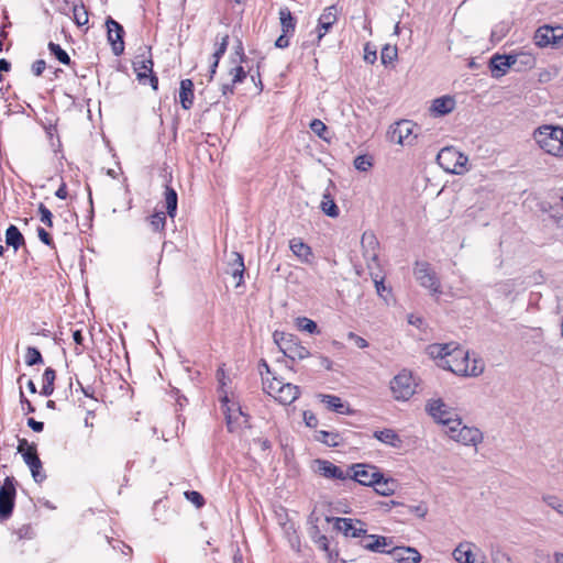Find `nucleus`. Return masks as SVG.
Here are the masks:
<instances>
[{"mask_svg":"<svg viewBox=\"0 0 563 563\" xmlns=\"http://www.w3.org/2000/svg\"><path fill=\"white\" fill-rule=\"evenodd\" d=\"M229 74L231 76L232 84L241 82L246 77V73L242 66L231 68Z\"/></svg>","mask_w":563,"mask_h":563,"instance_id":"obj_52","label":"nucleus"},{"mask_svg":"<svg viewBox=\"0 0 563 563\" xmlns=\"http://www.w3.org/2000/svg\"><path fill=\"white\" fill-rule=\"evenodd\" d=\"M398 57V49L395 45H385L380 52V60L384 65L394 63Z\"/></svg>","mask_w":563,"mask_h":563,"instance_id":"obj_40","label":"nucleus"},{"mask_svg":"<svg viewBox=\"0 0 563 563\" xmlns=\"http://www.w3.org/2000/svg\"><path fill=\"white\" fill-rule=\"evenodd\" d=\"M27 426L35 432H41L44 429V423L41 421H36L33 418H30L27 420Z\"/></svg>","mask_w":563,"mask_h":563,"instance_id":"obj_60","label":"nucleus"},{"mask_svg":"<svg viewBox=\"0 0 563 563\" xmlns=\"http://www.w3.org/2000/svg\"><path fill=\"white\" fill-rule=\"evenodd\" d=\"M445 433L453 441L466 446H477L484 439L478 428L463 424L461 419H459V426L452 424L445 430Z\"/></svg>","mask_w":563,"mask_h":563,"instance_id":"obj_8","label":"nucleus"},{"mask_svg":"<svg viewBox=\"0 0 563 563\" xmlns=\"http://www.w3.org/2000/svg\"><path fill=\"white\" fill-rule=\"evenodd\" d=\"M303 421L309 428H316L318 424L316 415L309 410L303 411Z\"/></svg>","mask_w":563,"mask_h":563,"instance_id":"obj_54","label":"nucleus"},{"mask_svg":"<svg viewBox=\"0 0 563 563\" xmlns=\"http://www.w3.org/2000/svg\"><path fill=\"white\" fill-rule=\"evenodd\" d=\"M48 49L52 55H54L62 64L69 65L70 57L58 44L53 42L48 43Z\"/></svg>","mask_w":563,"mask_h":563,"instance_id":"obj_42","label":"nucleus"},{"mask_svg":"<svg viewBox=\"0 0 563 563\" xmlns=\"http://www.w3.org/2000/svg\"><path fill=\"white\" fill-rule=\"evenodd\" d=\"M413 276L421 287L429 290L431 296L439 297L442 294L440 279L428 262H416Z\"/></svg>","mask_w":563,"mask_h":563,"instance_id":"obj_7","label":"nucleus"},{"mask_svg":"<svg viewBox=\"0 0 563 563\" xmlns=\"http://www.w3.org/2000/svg\"><path fill=\"white\" fill-rule=\"evenodd\" d=\"M179 101L184 109L188 110L194 104V84L190 79L180 81Z\"/></svg>","mask_w":563,"mask_h":563,"instance_id":"obj_28","label":"nucleus"},{"mask_svg":"<svg viewBox=\"0 0 563 563\" xmlns=\"http://www.w3.org/2000/svg\"><path fill=\"white\" fill-rule=\"evenodd\" d=\"M40 220L47 227H53V214L51 210L45 207L43 203L38 206Z\"/></svg>","mask_w":563,"mask_h":563,"instance_id":"obj_50","label":"nucleus"},{"mask_svg":"<svg viewBox=\"0 0 563 563\" xmlns=\"http://www.w3.org/2000/svg\"><path fill=\"white\" fill-rule=\"evenodd\" d=\"M220 400L222 404L223 412L225 415L228 429L231 432L246 423V418L241 407L235 402H231L227 394L220 396Z\"/></svg>","mask_w":563,"mask_h":563,"instance_id":"obj_13","label":"nucleus"},{"mask_svg":"<svg viewBox=\"0 0 563 563\" xmlns=\"http://www.w3.org/2000/svg\"><path fill=\"white\" fill-rule=\"evenodd\" d=\"M363 58L368 64H374L376 62V59H377L376 48L371 43H366L364 45Z\"/></svg>","mask_w":563,"mask_h":563,"instance_id":"obj_51","label":"nucleus"},{"mask_svg":"<svg viewBox=\"0 0 563 563\" xmlns=\"http://www.w3.org/2000/svg\"><path fill=\"white\" fill-rule=\"evenodd\" d=\"M228 44H229V35L228 34H224L222 36H217V48L212 55L213 62L210 66V80L213 78V76L217 71L219 60L225 53Z\"/></svg>","mask_w":563,"mask_h":563,"instance_id":"obj_30","label":"nucleus"},{"mask_svg":"<svg viewBox=\"0 0 563 563\" xmlns=\"http://www.w3.org/2000/svg\"><path fill=\"white\" fill-rule=\"evenodd\" d=\"M514 57H516V66L515 67L517 70L530 69L536 64V58L530 53L521 52L518 54H514Z\"/></svg>","mask_w":563,"mask_h":563,"instance_id":"obj_38","label":"nucleus"},{"mask_svg":"<svg viewBox=\"0 0 563 563\" xmlns=\"http://www.w3.org/2000/svg\"><path fill=\"white\" fill-rule=\"evenodd\" d=\"M279 20L283 33L292 34L295 32L296 22L288 8L279 10Z\"/></svg>","mask_w":563,"mask_h":563,"instance_id":"obj_36","label":"nucleus"},{"mask_svg":"<svg viewBox=\"0 0 563 563\" xmlns=\"http://www.w3.org/2000/svg\"><path fill=\"white\" fill-rule=\"evenodd\" d=\"M361 245L363 250V256L371 267V263H376L378 257V241L372 232H364L361 239Z\"/></svg>","mask_w":563,"mask_h":563,"instance_id":"obj_23","label":"nucleus"},{"mask_svg":"<svg viewBox=\"0 0 563 563\" xmlns=\"http://www.w3.org/2000/svg\"><path fill=\"white\" fill-rule=\"evenodd\" d=\"M320 209L330 218H338L340 214L339 207L336 206L333 196L329 191V188L322 195Z\"/></svg>","mask_w":563,"mask_h":563,"instance_id":"obj_33","label":"nucleus"},{"mask_svg":"<svg viewBox=\"0 0 563 563\" xmlns=\"http://www.w3.org/2000/svg\"><path fill=\"white\" fill-rule=\"evenodd\" d=\"M45 67H46L45 60L38 59V60L34 62V64L32 65V71L35 76H41L43 74V71L45 70Z\"/></svg>","mask_w":563,"mask_h":563,"instance_id":"obj_58","label":"nucleus"},{"mask_svg":"<svg viewBox=\"0 0 563 563\" xmlns=\"http://www.w3.org/2000/svg\"><path fill=\"white\" fill-rule=\"evenodd\" d=\"M314 439L328 446L335 448L342 443V438L338 432L320 430L314 434Z\"/></svg>","mask_w":563,"mask_h":563,"instance_id":"obj_34","label":"nucleus"},{"mask_svg":"<svg viewBox=\"0 0 563 563\" xmlns=\"http://www.w3.org/2000/svg\"><path fill=\"white\" fill-rule=\"evenodd\" d=\"M68 192L66 185L63 183L59 188L56 190L55 196L59 199H66Z\"/></svg>","mask_w":563,"mask_h":563,"instance_id":"obj_62","label":"nucleus"},{"mask_svg":"<svg viewBox=\"0 0 563 563\" xmlns=\"http://www.w3.org/2000/svg\"><path fill=\"white\" fill-rule=\"evenodd\" d=\"M338 20V8L336 5L327 7L319 18L317 27V42L319 43L322 37L328 33L331 26Z\"/></svg>","mask_w":563,"mask_h":563,"instance_id":"obj_21","label":"nucleus"},{"mask_svg":"<svg viewBox=\"0 0 563 563\" xmlns=\"http://www.w3.org/2000/svg\"><path fill=\"white\" fill-rule=\"evenodd\" d=\"M245 271L244 260L240 253L233 252L228 263L227 273L236 279L235 286H240L243 282V274Z\"/></svg>","mask_w":563,"mask_h":563,"instance_id":"obj_25","label":"nucleus"},{"mask_svg":"<svg viewBox=\"0 0 563 563\" xmlns=\"http://www.w3.org/2000/svg\"><path fill=\"white\" fill-rule=\"evenodd\" d=\"M316 472L324 478L345 481L350 477V471L344 470L330 461L318 459L314 461Z\"/></svg>","mask_w":563,"mask_h":563,"instance_id":"obj_17","label":"nucleus"},{"mask_svg":"<svg viewBox=\"0 0 563 563\" xmlns=\"http://www.w3.org/2000/svg\"><path fill=\"white\" fill-rule=\"evenodd\" d=\"M310 129L316 135H318L323 141H330V137L328 136V128L321 120H312L310 123Z\"/></svg>","mask_w":563,"mask_h":563,"instance_id":"obj_43","label":"nucleus"},{"mask_svg":"<svg viewBox=\"0 0 563 563\" xmlns=\"http://www.w3.org/2000/svg\"><path fill=\"white\" fill-rule=\"evenodd\" d=\"M455 108V100L451 96H442L440 98H437L432 101L431 104V112L437 115H445L450 112H452Z\"/></svg>","mask_w":563,"mask_h":563,"instance_id":"obj_26","label":"nucleus"},{"mask_svg":"<svg viewBox=\"0 0 563 563\" xmlns=\"http://www.w3.org/2000/svg\"><path fill=\"white\" fill-rule=\"evenodd\" d=\"M388 554L398 563H419L421 555L417 549L411 547H391Z\"/></svg>","mask_w":563,"mask_h":563,"instance_id":"obj_22","label":"nucleus"},{"mask_svg":"<svg viewBox=\"0 0 563 563\" xmlns=\"http://www.w3.org/2000/svg\"><path fill=\"white\" fill-rule=\"evenodd\" d=\"M417 385L412 373L402 369L390 380V390L396 400L407 401L415 395Z\"/></svg>","mask_w":563,"mask_h":563,"instance_id":"obj_6","label":"nucleus"},{"mask_svg":"<svg viewBox=\"0 0 563 563\" xmlns=\"http://www.w3.org/2000/svg\"><path fill=\"white\" fill-rule=\"evenodd\" d=\"M73 339H74V341H75V343H76V345H77V346H76V349H75V353H76L77 355H79V354H81L82 350H81V349H79L78 346H79V345H81V344H82V342H84V336H82V334H81V331H80V330H76V331H74V332H73Z\"/></svg>","mask_w":563,"mask_h":563,"instance_id":"obj_57","label":"nucleus"},{"mask_svg":"<svg viewBox=\"0 0 563 563\" xmlns=\"http://www.w3.org/2000/svg\"><path fill=\"white\" fill-rule=\"evenodd\" d=\"M37 235H38V239L46 245L48 246H52L53 245V240L49 235L48 232H46L43 228H38L37 229Z\"/></svg>","mask_w":563,"mask_h":563,"instance_id":"obj_56","label":"nucleus"},{"mask_svg":"<svg viewBox=\"0 0 563 563\" xmlns=\"http://www.w3.org/2000/svg\"><path fill=\"white\" fill-rule=\"evenodd\" d=\"M15 499V481L13 477H5L0 487V517L8 519L13 510Z\"/></svg>","mask_w":563,"mask_h":563,"instance_id":"obj_14","label":"nucleus"},{"mask_svg":"<svg viewBox=\"0 0 563 563\" xmlns=\"http://www.w3.org/2000/svg\"><path fill=\"white\" fill-rule=\"evenodd\" d=\"M563 37L562 29H554L552 26L544 25L539 27L534 34V42L540 47L548 45H555Z\"/></svg>","mask_w":563,"mask_h":563,"instance_id":"obj_19","label":"nucleus"},{"mask_svg":"<svg viewBox=\"0 0 563 563\" xmlns=\"http://www.w3.org/2000/svg\"><path fill=\"white\" fill-rule=\"evenodd\" d=\"M516 66V57L514 55H494L490 58L489 67L493 74V77L499 78L507 74V71Z\"/></svg>","mask_w":563,"mask_h":563,"instance_id":"obj_20","label":"nucleus"},{"mask_svg":"<svg viewBox=\"0 0 563 563\" xmlns=\"http://www.w3.org/2000/svg\"><path fill=\"white\" fill-rule=\"evenodd\" d=\"M280 349L284 351L285 355L291 360H303L310 355V352L305 346L296 343L285 347L280 346Z\"/></svg>","mask_w":563,"mask_h":563,"instance_id":"obj_37","label":"nucleus"},{"mask_svg":"<svg viewBox=\"0 0 563 563\" xmlns=\"http://www.w3.org/2000/svg\"><path fill=\"white\" fill-rule=\"evenodd\" d=\"M5 243L8 246H12L15 251L24 244V238L20 230L11 224L5 231Z\"/></svg>","mask_w":563,"mask_h":563,"instance_id":"obj_35","label":"nucleus"},{"mask_svg":"<svg viewBox=\"0 0 563 563\" xmlns=\"http://www.w3.org/2000/svg\"><path fill=\"white\" fill-rule=\"evenodd\" d=\"M328 522H334V528L346 538H364L367 532L365 523L352 518L327 517Z\"/></svg>","mask_w":563,"mask_h":563,"instance_id":"obj_12","label":"nucleus"},{"mask_svg":"<svg viewBox=\"0 0 563 563\" xmlns=\"http://www.w3.org/2000/svg\"><path fill=\"white\" fill-rule=\"evenodd\" d=\"M263 388L272 397H274L282 405L292 404L300 395V389L297 385L284 383L277 377L269 379L264 376L261 369Z\"/></svg>","mask_w":563,"mask_h":563,"instance_id":"obj_2","label":"nucleus"},{"mask_svg":"<svg viewBox=\"0 0 563 563\" xmlns=\"http://www.w3.org/2000/svg\"><path fill=\"white\" fill-rule=\"evenodd\" d=\"M151 227L154 231H162L165 228L166 217L164 212H156L151 217Z\"/></svg>","mask_w":563,"mask_h":563,"instance_id":"obj_48","label":"nucleus"},{"mask_svg":"<svg viewBox=\"0 0 563 563\" xmlns=\"http://www.w3.org/2000/svg\"><path fill=\"white\" fill-rule=\"evenodd\" d=\"M289 249L292 254L305 264H309L312 261L313 254L311 247L306 244L301 239L294 238L289 241Z\"/></svg>","mask_w":563,"mask_h":563,"instance_id":"obj_24","label":"nucleus"},{"mask_svg":"<svg viewBox=\"0 0 563 563\" xmlns=\"http://www.w3.org/2000/svg\"><path fill=\"white\" fill-rule=\"evenodd\" d=\"M73 12L77 25L82 26L88 23V12L84 5H75Z\"/></svg>","mask_w":563,"mask_h":563,"instance_id":"obj_46","label":"nucleus"},{"mask_svg":"<svg viewBox=\"0 0 563 563\" xmlns=\"http://www.w3.org/2000/svg\"><path fill=\"white\" fill-rule=\"evenodd\" d=\"M289 34L283 33L275 42L276 47L278 48H286L289 45Z\"/></svg>","mask_w":563,"mask_h":563,"instance_id":"obj_61","label":"nucleus"},{"mask_svg":"<svg viewBox=\"0 0 563 563\" xmlns=\"http://www.w3.org/2000/svg\"><path fill=\"white\" fill-rule=\"evenodd\" d=\"M185 496L190 503H192L198 508L202 507L205 504L202 495L196 490L186 492Z\"/></svg>","mask_w":563,"mask_h":563,"instance_id":"obj_53","label":"nucleus"},{"mask_svg":"<svg viewBox=\"0 0 563 563\" xmlns=\"http://www.w3.org/2000/svg\"><path fill=\"white\" fill-rule=\"evenodd\" d=\"M372 166L373 162L366 155H358L354 159V167L360 172H367Z\"/></svg>","mask_w":563,"mask_h":563,"instance_id":"obj_49","label":"nucleus"},{"mask_svg":"<svg viewBox=\"0 0 563 563\" xmlns=\"http://www.w3.org/2000/svg\"><path fill=\"white\" fill-rule=\"evenodd\" d=\"M439 166L446 173L464 175L468 172V158L453 146L443 147L437 156Z\"/></svg>","mask_w":563,"mask_h":563,"instance_id":"obj_4","label":"nucleus"},{"mask_svg":"<svg viewBox=\"0 0 563 563\" xmlns=\"http://www.w3.org/2000/svg\"><path fill=\"white\" fill-rule=\"evenodd\" d=\"M537 144L548 154L559 156L562 150L563 128L542 125L533 133Z\"/></svg>","mask_w":563,"mask_h":563,"instance_id":"obj_3","label":"nucleus"},{"mask_svg":"<svg viewBox=\"0 0 563 563\" xmlns=\"http://www.w3.org/2000/svg\"><path fill=\"white\" fill-rule=\"evenodd\" d=\"M472 547L471 542L460 543L452 552L453 559L457 563H475Z\"/></svg>","mask_w":563,"mask_h":563,"instance_id":"obj_29","label":"nucleus"},{"mask_svg":"<svg viewBox=\"0 0 563 563\" xmlns=\"http://www.w3.org/2000/svg\"><path fill=\"white\" fill-rule=\"evenodd\" d=\"M358 544L369 552L388 554L389 549H391L394 544V540L393 538L384 536L365 533L364 538L358 541Z\"/></svg>","mask_w":563,"mask_h":563,"instance_id":"obj_16","label":"nucleus"},{"mask_svg":"<svg viewBox=\"0 0 563 563\" xmlns=\"http://www.w3.org/2000/svg\"><path fill=\"white\" fill-rule=\"evenodd\" d=\"M543 503L555 510L558 514L563 515V501L555 495H544L542 497Z\"/></svg>","mask_w":563,"mask_h":563,"instance_id":"obj_44","label":"nucleus"},{"mask_svg":"<svg viewBox=\"0 0 563 563\" xmlns=\"http://www.w3.org/2000/svg\"><path fill=\"white\" fill-rule=\"evenodd\" d=\"M493 563H514L511 556L503 549L493 550L490 553Z\"/></svg>","mask_w":563,"mask_h":563,"instance_id":"obj_47","label":"nucleus"},{"mask_svg":"<svg viewBox=\"0 0 563 563\" xmlns=\"http://www.w3.org/2000/svg\"><path fill=\"white\" fill-rule=\"evenodd\" d=\"M327 408L336 413L345 415L350 413L349 405L344 404L342 399L334 395L319 394L317 396Z\"/></svg>","mask_w":563,"mask_h":563,"instance_id":"obj_27","label":"nucleus"},{"mask_svg":"<svg viewBox=\"0 0 563 563\" xmlns=\"http://www.w3.org/2000/svg\"><path fill=\"white\" fill-rule=\"evenodd\" d=\"M373 487L377 494L387 497L395 494L397 482L393 478H384V476L379 474L377 483H375Z\"/></svg>","mask_w":563,"mask_h":563,"instance_id":"obj_32","label":"nucleus"},{"mask_svg":"<svg viewBox=\"0 0 563 563\" xmlns=\"http://www.w3.org/2000/svg\"><path fill=\"white\" fill-rule=\"evenodd\" d=\"M18 452L22 454L25 464L30 467L32 476L35 482L41 483L44 481L45 475L41 473L42 462L37 455L36 446L29 445L25 439L20 440Z\"/></svg>","mask_w":563,"mask_h":563,"instance_id":"obj_11","label":"nucleus"},{"mask_svg":"<svg viewBox=\"0 0 563 563\" xmlns=\"http://www.w3.org/2000/svg\"><path fill=\"white\" fill-rule=\"evenodd\" d=\"M133 69L140 84L146 85L148 82L154 90H157L158 79L153 74V60L150 48H145L142 54L135 57Z\"/></svg>","mask_w":563,"mask_h":563,"instance_id":"obj_9","label":"nucleus"},{"mask_svg":"<svg viewBox=\"0 0 563 563\" xmlns=\"http://www.w3.org/2000/svg\"><path fill=\"white\" fill-rule=\"evenodd\" d=\"M349 478L364 486H374L380 474L376 466L368 464H353L349 467Z\"/></svg>","mask_w":563,"mask_h":563,"instance_id":"obj_15","label":"nucleus"},{"mask_svg":"<svg viewBox=\"0 0 563 563\" xmlns=\"http://www.w3.org/2000/svg\"><path fill=\"white\" fill-rule=\"evenodd\" d=\"M165 202L168 216L170 218H174L177 210V194L169 186H166L165 188Z\"/></svg>","mask_w":563,"mask_h":563,"instance_id":"obj_39","label":"nucleus"},{"mask_svg":"<svg viewBox=\"0 0 563 563\" xmlns=\"http://www.w3.org/2000/svg\"><path fill=\"white\" fill-rule=\"evenodd\" d=\"M296 325L299 330L308 332L310 334L319 332L317 323L313 320L306 317L297 318Z\"/></svg>","mask_w":563,"mask_h":563,"instance_id":"obj_41","label":"nucleus"},{"mask_svg":"<svg viewBox=\"0 0 563 563\" xmlns=\"http://www.w3.org/2000/svg\"><path fill=\"white\" fill-rule=\"evenodd\" d=\"M374 438L395 449H399L402 445V440L393 429L375 431Z\"/></svg>","mask_w":563,"mask_h":563,"instance_id":"obj_31","label":"nucleus"},{"mask_svg":"<svg viewBox=\"0 0 563 563\" xmlns=\"http://www.w3.org/2000/svg\"><path fill=\"white\" fill-rule=\"evenodd\" d=\"M418 125L410 120L396 122L387 132L388 140L391 143L401 146H412L418 137Z\"/></svg>","mask_w":563,"mask_h":563,"instance_id":"obj_5","label":"nucleus"},{"mask_svg":"<svg viewBox=\"0 0 563 563\" xmlns=\"http://www.w3.org/2000/svg\"><path fill=\"white\" fill-rule=\"evenodd\" d=\"M430 357L437 361L439 367L460 376H478L485 365L481 358H470L468 352L456 343H433L427 347Z\"/></svg>","mask_w":563,"mask_h":563,"instance_id":"obj_1","label":"nucleus"},{"mask_svg":"<svg viewBox=\"0 0 563 563\" xmlns=\"http://www.w3.org/2000/svg\"><path fill=\"white\" fill-rule=\"evenodd\" d=\"M54 391V385H47V384H43L42 386V394L44 396H51Z\"/></svg>","mask_w":563,"mask_h":563,"instance_id":"obj_64","label":"nucleus"},{"mask_svg":"<svg viewBox=\"0 0 563 563\" xmlns=\"http://www.w3.org/2000/svg\"><path fill=\"white\" fill-rule=\"evenodd\" d=\"M347 338L352 340L358 349H365L368 346L367 341L354 332H349Z\"/></svg>","mask_w":563,"mask_h":563,"instance_id":"obj_55","label":"nucleus"},{"mask_svg":"<svg viewBox=\"0 0 563 563\" xmlns=\"http://www.w3.org/2000/svg\"><path fill=\"white\" fill-rule=\"evenodd\" d=\"M408 322L412 325L419 327L422 323V319L420 317L410 314L408 317Z\"/></svg>","mask_w":563,"mask_h":563,"instance_id":"obj_63","label":"nucleus"},{"mask_svg":"<svg viewBox=\"0 0 563 563\" xmlns=\"http://www.w3.org/2000/svg\"><path fill=\"white\" fill-rule=\"evenodd\" d=\"M106 24L108 29V40L112 46V51L114 55L119 56L124 51V30L122 25L114 21L112 18H108Z\"/></svg>","mask_w":563,"mask_h":563,"instance_id":"obj_18","label":"nucleus"},{"mask_svg":"<svg viewBox=\"0 0 563 563\" xmlns=\"http://www.w3.org/2000/svg\"><path fill=\"white\" fill-rule=\"evenodd\" d=\"M427 412L439 423L449 429L452 424L459 426V415L440 398L430 399L426 405Z\"/></svg>","mask_w":563,"mask_h":563,"instance_id":"obj_10","label":"nucleus"},{"mask_svg":"<svg viewBox=\"0 0 563 563\" xmlns=\"http://www.w3.org/2000/svg\"><path fill=\"white\" fill-rule=\"evenodd\" d=\"M25 363L29 366L43 363V357L36 347L30 346L26 349Z\"/></svg>","mask_w":563,"mask_h":563,"instance_id":"obj_45","label":"nucleus"},{"mask_svg":"<svg viewBox=\"0 0 563 563\" xmlns=\"http://www.w3.org/2000/svg\"><path fill=\"white\" fill-rule=\"evenodd\" d=\"M55 371L52 369V368H46L44 374H43V384H47V385H54V380H55Z\"/></svg>","mask_w":563,"mask_h":563,"instance_id":"obj_59","label":"nucleus"}]
</instances>
